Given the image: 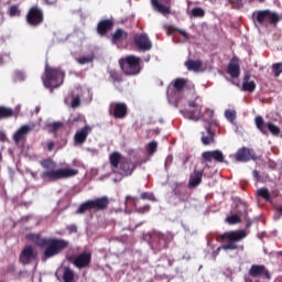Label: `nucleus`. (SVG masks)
I'll use <instances>...</instances> for the list:
<instances>
[{"label": "nucleus", "instance_id": "f257e3e1", "mask_svg": "<svg viewBox=\"0 0 282 282\" xmlns=\"http://www.w3.org/2000/svg\"><path fill=\"white\" fill-rule=\"evenodd\" d=\"M25 239L34 243L37 248H41V250H44L41 256V261L43 262L58 257V254H62L69 246L68 240L55 237H42L41 234H26Z\"/></svg>", "mask_w": 282, "mask_h": 282}, {"label": "nucleus", "instance_id": "f03ea898", "mask_svg": "<svg viewBox=\"0 0 282 282\" xmlns=\"http://www.w3.org/2000/svg\"><path fill=\"white\" fill-rule=\"evenodd\" d=\"M41 166L44 167L45 171L41 174V177L44 181H57L61 178H69L73 177L75 175H77L79 173L78 170L75 169H58V170H54L56 167V163L52 160V159H44L40 162Z\"/></svg>", "mask_w": 282, "mask_h": 282}, {"label": "nucleus", "instance_id": "7ed1b4c3", "mask_svg": "<svg viewBox=\"0 0 282 282\" xmlns=\"http://www.w3.org/2000/svg\"><path fill=\"white\" fill-rule=\"evenodd\" d=\"M109 161L111 169L122 176L132 175L133 171L137 169L135 163H132L130 160L122 158L119 152H112L109 156Z\"/></svg>", "mask_w": 282, "mask_h": 282}, {"label": "nucleus", "instance_id": "20e7f679", "mask_svg": "<svg viewBox=\"0 0 282 282\" xmlns=\"http://www.w3.org/2000/svg\"><path fill=\"white\" fill-rule=\"evenodd\" d=\"M65 73L61 68L45 65L43 85L48 89H55L63 85Z\"/></svg>", "mask_w": 282, "mask_h": 282}, {"label": "nucleus", "instance_id": "39448f33", "mask_svg": "<svg viewBox=\"0 0 282 282\" xmlns=\"http://www.w3.org/2000/svg\"><path fill=\"white\" fill-rule=\"evenodd\" d=\"M140 64L141 58L134 55H128L119 61V65L127 76H137L140 74L142 69Z\"/></svg>", "mask_w": 282, "mask_h": 282}, {"label": "nucleus", "instance_id": "423d86ee", "mask_svg": "<svg viewBox=\"0 0 282 282\" xmlns=\"http://www.w3.org/2000/svg\"><path fill=\"white\" fill-rule=\"evenodd\" d=\"M109 198L107 196L97 197L83 203L77 209V214H84L87 210L102 212L108 208Z\"/></svg>", "mask_w": 282, "mask_h": 282}, {"label": "nucleus", "instance_id": "0eeeda50", "mask_svg": "<svg viewBox=\"0 0 282 282\" xmlns=\"http://www.w3.org/2000/svg\"><path fill=\"white\" fill-rule=\"evenodd\" d=\"M246 237L247 232L245 230L227 231L221 235V239H228L229 242L219 247L218 250L221 248L223 250H238V246L236 243L238 241H242Z\"/></svg>", "mask_w": 282, "mask_h": 282}, {"label": "nucleus", "instance_id": "6e6552de", "mask_svg": "<svg viewBox=\"0 0 282 282\" xmlns=\"http://www.w3.org/2000/svg\"><path fill=\"white\" fill-rule=\"evenodd\" d=\"M189 108H195L194 110H182L181 112L187 119L198 121L202 117L203 100L200 97H196L195 100L188 102Z\"/></svg>", "mask_w": 282, "mask_h": 282}, {"label": "nucleus", "instance_id": "1a4fd4ad", "mask_svg": "<svg viewBox=\"0 0 282 282\" xmlns=\"http://www.w3.org/2000/svg\"><path fill=\"white\" fill-rule=\"evenodd\" d=\"M253 18L260 25H263L265 22L275 25L280 22V15L270 10L257 11L253 13Z\"/></svg>", "mask_w": 282, "mask_h": 282}, {"label": "nucleus", "instance_id": "9d476101", "mask_svg": "<svg viewBox=\"0 0 282 282\" xmlns=\"http://www.w3.org/2000/svg\"><path fill=\"white\" fill-rule=\"evenodd\" d=\"M26 23L32 28H37L44 22V12L39 7H32L25 17Z\"/></svg>", "mask_w": 282, "mask_h": 282}, {"label": "nucleus", "instance_id": "9b49d317", "mask_svg": "<svg viewBox=\"0 0 282 282\" xmlns=\"http://www.w3.org/2000/svg\"><path fill=\"white\" fill-rule=\"evenodd\" d=\"M249 275L252 276V279H265L267 281L272 279L270 271L264 264H252L249 270Z\"/></svg>", "mask_w": 282, "mask_h": 282}, {"label": "nucleus", "instance_id": "f8f14e48", "mask_svg": "<svg viewBox=\"0 0 282 282\" xmlns=\"http://www.w3.org/2000/svg\"><path fill=\"white\" fill-rule=\"evenodd\" d=\"M235 159L237 162H249V161H257L258 156L254 153L253 149H249V148H241L237 151V153L235 154Z\"/></svg>", "mask_w": 282, "mask_h": 282}, {"label": "nucleus", "instance_id": "ddd939ff", "mask_svg": "<svg viewBox=\"0 0 282 282\" xmlns=\"http://www.w3.org/2000/svg\"><path fill=\"white\" fill-rule=\"evenodd\" d=\"M109 115L116 119H124L128 115V107L124 102H112Z\"/></svg>", "mask_w": 282, "mask_h": 282}, {"label": "nucleus", "instance_id": "4468645a", "mask_svg": "<svg viewBox=\"0 0 282 282\" xmlns=\"http://www.w3.org/2000/svg\"><path fill=\"white\" fill-rule=\"evenodd\" d=\"M216 124L217 123L215 121L206 122L205 124L206 132H202V139H200L204 145H210L216 142L215 140L216 133L215 131L212 130V127Z\"/></svg>", "mask_w": 282, "mask_h": 282}, {"label": "nucleus", "instance_id": "2eb2a0df", "mask_svg": "<svg viewBox=\"0 0 282 282\" xmlns=\"http://www.w3.org/2000/svg\"><path fill=\"white\" fill-rule=\"evenodd\" d=\"M36 254L32 246H25L20 253L19 261L22 265H29L34 259Z\"/></svg>", "mask_w": 282, "mask_h": 282}, {"label": "nucleus", "instance_id": "dca6fc26", "mask_svg": "<svg viewBox=\"0 0 282 282\" xmlns=\"http://www.w3.org/2000/svg\"><path fill=\"white\" fill-rule=\"evenodd\" d=\"M33 130V128L29 124L21 126L17 132L13 134L12 139L15 144L25 143L28 134Z\"/></svg>", "mask_w": 282, "mask_h": 282}, {"label": "nucleus", "instance_id": "f3484780", "mask_svg": "<svg viewBox=\"0 0 282 282\" xmlns=\"http://www.w3.org/2000/svg\"><path fill=\"white\" fill-rule=\"evenodd\" d=\"M91 262V253L89 252H83L79 253L73 261V264L78 270H84L85 268H89Z\"/></svg>", "mask_w": 282, "mask_h": 282}, {"label": "nucleus", "instance_id": "a211bd4d", "mask_svg": "<svg viewBox=\"0 0 282 282\" xmlns=\"http://www.w3.org/2000/svg\"><path fill=\"white\" fill-rule=\"evenodd\" d=\"M135 46L143 52L150 51L152 48V42L145 33L137 34L134 36Z\"/></svg>", "mask_w": 282, "mask_h": 282}, {"label": "nucleus", "instance_id": "6ab92c4d", "mask_svg": "<svg viewBox=\"0 0 282 282\" xmlns=\"http://www.w3.org/2000/svg\"><path fill=\"white\" fill-rule=\"evenodd\" d=\"M202 158L205 162H213V161H215L216 163L225 162V155L220 150L206 151L202 154Z\"/></svg>", "mask_w": 282, "mask_h": 282}, {"label": "nucleus", "instance_id": "aec40b11", "mask_svg": "<svg viewBox=\"0 0 282 282\" xmlns=\"http://www.w3.org/2000/svg\"><path fill=\"white\" fill-rule=\"evenodd\" d=\"M91 132L90 126H85L78 130L74 135V141L76 144H83L86 142L88 134Z\"/></svg>", "mask_w": 282, "mask_h": 282}, {"label": "nucleus", "instance_id": "412c9836", "mask_svg": "<svg viewBox=\"0 0 282 282\" xmlns=\"http://www.w3.org/2000/svg\"><path fill=\"white\" fill-rule=\"evenodd\" d=\"M115 23L112 20H102L97 25V32L99 35L105 36L113 28Z\"/></svg>", "mask_w": 282, "mask_h": 282}, {"label": "nucleus", "instance_id": "4be33fe9", "mask_svg": "<svg viewBox=\"0 0 282 282\" xmlns=\"http://www.w3.org/2000/svg\"><path fill=\"white\" fill-rule=\"evenodd\" d=\"M203 174H204L203 170H195L194 174H192L189 177L188 186L191 188L197 187L203 181Z\"/></svg>", "mask_w": 282, "mask_h": 282}, {"label": "nucleus", "instance_id": "5701e85b", "mask_svg": "<svg viewBox=\"0 0 282 282\" xmlns=\"http://www.w3.org/2000/svg\"><path fill=\"white\" fill-rule=\"evenodd\" d=\"M250 73H246L243 76L242 91L253 93L257 89V85L253 80L250 82Z\"/></svg>", "mask_w": 282, "mask_h": 282}, {"label": "nucleus", "instance_id": "b1692460", "mask_svg": "<svg viewBox=\"0 0 282 282\" xmlns=\"http://www.w3.org/2000/svg\"><path fill=\"white\" fill-rule=\"evenodd\" d=\"M227 73L232 77V78H238L240 76V65L238 59L232 58L228 65Z\"/></svg>", "mask_w": 282, "mask_h": 282}, {"label": "nucleus", "instance_id": "393cba45", "mask_svg": "<svg viewBox=\"0 0 282 282\" xmlns=\"http://www.w3.org/2000/svg\"><path fill=\"white\" fill-rule=\"evenodd\" d=\"M128 39V33L122 30L118 29L112 35H111V42L113 44H119Z\"/></svg>", "mask_w": 282, "mask_h": 282}, {"label": "nucleus", "instance_id": "a878e982", "mask_svg": "<svg viewBox=\"0 0 282 282\" xmlns=\"http://www.w3.org/2000/svg\"><path fill=\"white\" fill-rule=\"evenodd\" d=\"M185 66L187 67L188 70L198 73L203 67V63L200 61L188 59L185 62Z\"/></svg>", "mask_w": 282, "mask_h": 282}, {"label": "nucleus", "instance_id": "bb28decb", "mask_svg": "<svg viewBox=\"0 0 282 282\" xmlns=\"http://www.w3.org/2000/svg\"><path fill=\"white\" fill-rule=\"evenodd\" d=\"M151 3L153 6L154 10H156L158 12H160L162 14H170L171 13L170 8L161 4L159 2V0H151Z\"/></svg>", "mask_w": 282, "mask_h": 282}, {"label": "nucleus", "instance_id": "cd10ccee", "mask_svg": "<svg viewBox=\"0 0 282 282\" xmlns=\"http://www.w3.org/2000/svg\"><path fill=\"white\" fill-rule=\"evenodd\" d=\"M188 80L185 79V78H176L172 85H173V88L177 91V93H181L183 91V89L186 87Z\"/></svg>", "mask_w": 282, "mask_h": 282}, {"label": "nucleus", "instance_id": "c85d7f7f", "mask_svg": "<svg viewBox=\"0 0 282 282\" xmlns=\"http://www.w3.org/2000/svg\"><path fill=\"white\" fill-rule=\"evenodd\" d=\"M63 281H64V282H75V273H74V271H73L70 268H68V267H65V268H64Z\"/></svg>", "mask_w": 282, "mask_h": 282}, {"label": "nucleus", "instance_id": "c756f323", "mask_svg": "<svg viewBox=\"0 0 282 282\" xmlns=\"http://www.w3.org/2000/svg\"><path fill=\"white\" fill-rule=\"evenodd\" d=\"M256 124H257V128L263 133V134H267L268 133V130H267V123L264 122V119L261 117V116H258L256 118Z\"/></svg>", "mask_w": 282, "mask_h": 282}, {"label": "nucleus", "instance_id": "7c9ffc66", "mask_svg": "<svg viewBox=\"0 0 282 282\" xmlns=\"http://www.w3.org/2000/svg\"><path fill=\"white\" fill-rule=\"evenodd\" d=\"M14 116V112L12 109L0 106V120L1 119H8Z\"/></svg>", "mask_w": 282, "mask_h": 282}, {"label": "nucleus", "instance_id": "2f4dec72", "mask_svg": "<svg viewBox=\"0 0 282 282\" xmlns=\"http://www.w3.org/2000/svg\"><path fill=\"white\" fill-rule=\"evenodd\" d=\"M108 73H109V78L113 84L122 82V75L119 72L115 69H110L108 70Z\"/></svg>", "mask_w": 282, "mask_h": 282}, {"label": "nucleus", "instance_id": "473e14b6", "mask_svg": "<svg viewBox=\"0 0 282 282\" xmlns=\"http://www.w3.org/2000/svg\"><path fill=\"white\" fill-rule=\"evenodd\" d=\"M257 195L264 198L267 202H272L271 194L267 187L259 188Z\"/></svg>", "mask_w": 282, "mask_h": 282}, {"label": "nucleus", "instance_id": "72a5a7b5", "mask_svg": "<svg viewBox=\"0 0 282 282\" xmlns=\"http://www.w3.org/2000/svg\"><path fill=\"white\" fill-rule=\"evenodd\" d=\"M267 129H269V131L274 135H279L281 133V129L272 122L267 123Z\"/></svg>", "mask_w": 282, "mask_h": 282}, {"label": "nucleus", "instance_id": "f704fd0d", "mask_svg": "<svg viewBox=\"0 0 282 282\" xmlns=\"http://www.w3.org/2000/svg\"><path fill=\"white\" fill-rule=\"evenodd\" d=\"M158 150V142L156 141H152L148 144L147 147V152L149 155H153Z\"/></svg>", "mask_w": 282, "mask_h": 282}, {"label": "nucleus", "instance_id": "c9c22d12", "mask_svg": "<svg viewBox=\"0 0 282 282\" xmlns=\"http://www.w3.org/2000/svg\"><path fill=\"white\" fill-rule=\"evenodd\" d=\"M227 221L229 223L230 226H235L236 224L241 223V218L239 217V215L235 214L227 217Z\"/></svg>", "mask_w": 282, "mask_h": 282}, {"label": "nucleus", "instance_id": "e433bc0d", "mask_svg": "<svg viewBox=\"0 0 282 282\" xmlns=\"http://www.w3.org/2000/svg\"><path fill=\"white\" fill-rule=\"evenodd\" d=\"M225 117L230 121V122H234L237 118V112L235 110H226L225 112Z\"/></svg>", "mask_w": 282, "mask_h": 282}, {"label": "nucleus", "instance_id": "4c0bfd02", "mask_svg": "<svg viewBox=\"0 0 282 282\" xmlns=\"http://www.w3.org/2000/svg\"><path fill=\"white\" fill-rule=\"evenodd\" d=\"M9 15H10L11 18L20 17V15H21V11L19 10V7H18V6H12V7L9 9Z\"/></svg>", "mask_w": 282, "mask_h": 282}, {"label": "nucleus", "instance_id": "58836bf2", "mask_svg": "<svg viewBox=\"0 0 282 282\" xmlns=\"http://www.w3.org/2000/svg\"><path fill=\"white\" fill-rule=\"evenodd\" d=\"M72 102H70V107L73 108V109H75V108H78L79 106H80V104H82V101H80V97L79 96H74V95H72Z\"/></svg>", "mask_w": 282, "mask_h": 282}, {"label": "nucleus", "instance_id": "ea45409f", "mask_svg": "<svg viewBox=\"0 0 282 282\" xmlns=\"http://www.w3.org/2000/svg\"><path fill=\"white\" fill-rule=\"evenodd\" d=\"M137 202H138V198L132 197V196H127L126 207H128V206L137 207Z\"/></svg>", "mask_w": 282, "mask_h": 282}, {"label": "nucleus", "instance_id": "a19ab883", "mask_svg": "<svg viewBox=\"0 0 282 282\" xmlns=\"http://www.w3.org/2000/svg\"><path fill=\"white\" fill-rule=\"evenodd\" d=\"M272 68L275 77H279L282 74V63L273 64Z\"/></svg>", "mask_w": 282, "mask_h": 282}, {"label": "nucleus", "instance_id": "79ce46f5", "mask_svg": "<svg viewBox=\"0 0 282 282\" xmlns=\"http://www.w3.org/2000/svg\"><path fill=\"white\" fill-rule=\"evenodd\" d=\"M192 14L195 17V18H203L205 17V11L200 8H194L192 10Z\"/></svg>", "mask_w": 282, "mask_h": 282}, {"label": "nucleus", "instance_id": "37998d69", "mask_svg": "<svg viewBox=\"0 0 282 282\" xmlns=\"http://www.w3.org/2000/svg\"><path fill=\"white\" fill-rule=\"evenodd\" d=\"M140 197H141V199H149V200H152V202L156 200L153 193H149V192L142 193Z\"/></svg>", "mask_w": 282, "mask_h": 282}, {"label": "nucleus", "instance_id": "c03bdc74", "mask_svg": "<svg viewBox=\"0 0 282 282\" xmlns=\"http://www.w3.org/2000/svg\"><path fill=\"white\" fill-rule=\"evenodd\" d=\"M93 59H94L93 56H83V57L78 58V63L84 65V64H87V63H91Z\"/></svg>", "mask_w": 282, "mask_h": 282}, {"label": "nucleus", "instance_id": "a18cd8bd", "mask_svg": "<svg viewBox=\"0 0 282 282\" xmlns=\"http://www.w3.org/2000/svg\"><path fill=\"white\" fill-rule=\"evenodd\" d=\"M151 209L150 205H144L142 207L135 208V212L139 214H145L149 213Z\"/></svg>", "mask_w": 282, "mask_h": 282}, {"label": "nucleus", "instance_id": "49530a36", "mask_svg": "<svg viewBox=\"0 0 282 282\" xmlns=\"http://www.w3.org/2000/svg\"><path fill=\"white\" fill-rule=\"evenodd\" d=\"M154 237H155L156 239H159L160 241H164V242H166L167 239H169V236H166V235H164V234H162V232H156V234H154Z\"/></svg>", "mask_w": 282, "mask_h": 282}, {"label": "nucleus", "instance_id": "de8ad7c7", "mask_svg": "<svg viewBox=\"0 0 282 282\" xmlns=\"http://www.w3.org/2000/svg\"><path fill=\"white\" fill-rule=\"evenodd\" d=\"M63 127L62 122H54L51 124L52 131L56 132L57 130H59Z\"/></svg>", "mask_w": 282, "mask_h": 282}, {"label": "nucleus", "instance_id": "09e8293b", "mask_svg": "<svg viewBox=\"0 0 282 282\" xmlns=\"http://www.w3.org/2000/svg\"><path fill=\"white\" fill-rule=\"evenodd\" d=\"M66 229L68 230V232H69L70 235L77 232V227H76V225H69V226L66 227Z\"/></svg>", "mask_w": 282, "mask_h": 282}, {"label": "nucleus", "instance_id": "8fccbe9b", "mask_svg": "<svg viewBox=\"0 0 282 282\" xmlns=\"http://www.w3.org/2000/svg\"><path fill=\"white\" fill-rule=\"evenodd\" d=\"M175 32H178L180 34H182L186 40H188V34L184 31V30H181V29H174Z\"/></svg>", "mask_w": 282, "mask_h": 282}, {"label": "nucleus", "instance_id": "3c124183", "mask_svg": "<svg viewBox=\"0 0 282 282\" xmlns=\"http://www.w3.org/2000/svg\"><path fill=\"white\" fill-rule=\"evenodd\" d=\"M252 174H253V177L256 178V181L259 182L260 181V173L257 170H254Z\"/></svg>", "mask_w": 282, "mask_h": 282}, {"label": "nucleus", "instance_id": "603ef678", "mask_svg": "<svg viewBox=\"0 0 282 282\" xmlns=\"http://www.w3.org/2000/svg\"><path fill=\"white\" fill-rule=\"evenodd\" d=\"M54 147H55V143L54 142H48L47 143V150L51 152V151H53V149H54Z\"/></svg>", "mask_w": 282, "mask_h": 282}, {"label": "nucleus", "instance_id": "864d4df0", "mask_svg": "<svg viewBox=\"0 0 282 282\" xmlns=\"http://www.w3.org/2000/svg\"><path fill=\"white\" fill-rule=\"evenodd\" d=\"M4 139H6V134L3 132H0V140L4 141Z\"/></svg>", "mask_w": 282, "mask_h": 282}, {"label": "nucleus", "instance_id": "5fc2aeb1", "mask_svg": "<svg viewBox=\"0 0 282 282\" xmlns=\"http://www.w3.org/2000/svg\"><path fill=\"white\" fill-rule=\"evenodd\" d=\"M207 112L209 113V117H210V118L214 117V111H213V110H207Z\"/></svg>", "mask_w": 282, "mask_h": 282}, {"label": "nucleus", "instance_id": "6e6d98bb", "mask_svg": "<svg viewBox=\"0 0 282 282\" xmlns=\"http://www.w3.org/2000/svg\"><path fill=\"white\" fill-rule=\"evenodd\" d=\"M252 226V223L250 221V220H248V223H247V228H250Z\"/></svg>", "mask_w": 282, "mask_h": 282}, {"label": "nucleus", "instance_id": "4d7b16f0", "mask_svg": "<svg viewBox=\"0 0 282 282\" xmlns=\"http://www.w3.org/2000/svg\"><path fill=\"white\" fill-rule=\"evenodd\" d=\"M278 212L282 215V205L278 208Z\"/></svg>", "mask_w": 282, "mask_h": 282}, {"label": "nucleus", "instance_id": "13d9d810", "mask_svg": "<svg viewBox=\"0 0 282 282\" xmlns=\"http://www.w3.org/2000/svg\"><path fill=\"white\" fill-rule=\"evenodd\" d=\"M3 161V154L0 152V162Z\"/></svg>", "mask_w": 282, "mask_h": 282}, {"label": "nucleus", "instance_id": "bf43d9fd", "mask_svg": "<svg viewBox=\"0 0 282 282\" xmlns=\"http://www.w3.org/2000/svg\"><path fill=\"white\" fill-rule=\"evenodd\" d=\"M68 100H69V98L67 97V98H65V104L66 105H68Z\"/></svg>", "mask_w": 282, "mask_h": 282}, {"label": "nucleus", "instance_id": "052dcab7", "mask_svg": "<svg viewBox=\"0 0 282 282\" xmlns=\"http://www.w3.org/2000/svg\"><path fill=\"white\" fill-rule=\"evenodd\" d=\"M172 0H165L166 4H171Z\"/></svg>", "mask_w": 282, "mask_h": 282}, {"label": "nucleus", "instance_id": "680f3d73", "mask_svg": "<svg viewBox=\"0 0 282 282\" xmlns=\"http://www.w3.org/2000/svg\"><path fill=\"white\" fill-rule=\"evenodd\" d=\"M257 1H259V2L263 3V2H265L267 0H257Z\"/></svg>", "mask_w": 282, "mask_h": 282}, {"label": "nucleus", "instance_id": "e2e57ef3", "mask_svg": "<svg viewBox=\"0 0 282 282\" xmlns=\"http://www.w3.org/2000/svg\"><path fill=\"white\" fill-rule=\"evenodd\" d=\"M278 254H280V257H282V251H279V253Z\"/></svg>", "mask_w": 282, "mask_h": 282}, {"label": "nucleus", "instance_id": "0e129e2a", "mask_svg": "<svg viewBox=\"0 0 282 282\" xmlns=\"http://www.w3.org/2000/svg\"><path fill=\"white\" fill-rule=\"evenodd\" d=\"M238 3H241L242 2V0H236Z\"/></svg>", "mask_w": 282, "mask_h": 282}, {"label": "nucleus", "instance_id": "69168bd1", "mask_svg": "<svg viewBox=\"0 0 282 282\" xmlns=\"http://www.w3.org/2000/svg\"><path fill=\"white\" fill-rule=\"evenodd\" d=\"M3 61V57H1V55H0V63Z\"/></svg>", "mask_w": 282, "mask_h": 282}, {"label": "nucleus", "instance_id": "338daca9", "mask_svg": "<svg viewBox=\"0 0 282 282\" xmlns=\"http://www.w3.org/2000/svg\"><path fill=\"white\" fill-rule=\"evenodd\" d=\"M40 111V109L39 108H36V112H39Z\"/></svg>", "mask_w": 282, "mask_h": 282}, {"label": "nucleus", "instance_id": "774afa93", "mask_svg": "<svg viewBox=\"0 0 282 282\" xmlns=\"http://www.w3.org/2000/svg\"><path fill=\"white\" fill-rule=\"evenodd\" d=\"M77 121V119H74L73 122Z\"/></svg>", "mask_w": 282, "mask_h": 282}]
</instances>
